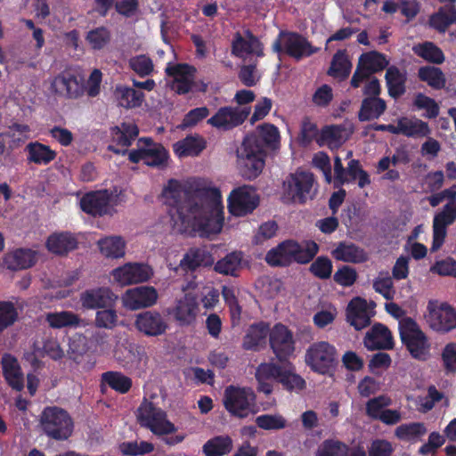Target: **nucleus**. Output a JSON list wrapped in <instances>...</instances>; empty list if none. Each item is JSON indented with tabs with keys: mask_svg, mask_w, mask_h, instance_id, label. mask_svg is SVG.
I'll use <instances>...</instances> for the list:
<instances>
[{
	"mask_svg": "<svg viewBox=\"0 0 456 456\" xmlns=\"http://www.w3.org/2000/svg\"><path fill=\"white\" fill-rule=\"evenodd\" d=\"M389 61L379 52L372 51L362 53L358 61L356 70L351 79V85L358 87L371 73L378 72L387 67Z\"/></svg>",
	"mask_w": 456,
	"mask_h": 456,
	"instance_id": "obj_22",
	"label": "nucleus"
},
{
	"mask_svg": "<svg viewBox=\"0 0 456 456\" xmlns=\"http://www.w3.org/2000/svg\"><path fill=\"white\" fill-rule=\"evenodd\" d=\"M232 52L233 55L239 58L247 59L251 55H261L262 46L251 33L246 31L242 34L237 33L234 36Z\"/></svg>",
	"mask_w": 456,
	"mask_h": 456,
	"instance_id": "obj_33",
	"label": "nucleus"
},
{
	"mask_svg": "<svg viewBox=\"0 0 456 456\" xmlns=\"http://www.w3.org/2000/svg\"><path fill=\"white\" fill-rule=\"evenodd\" d=\"M122 201L118 191H97L85 194L79 200L81 209L92 216H112L115 207Z\"/></svg>",
	"mask_w": 456,
	"mask_h": 456,
	"instance_id": "obj_10",
	"label": "nucleus"
},
{
	"mask_svg": "<svg viewBox=\"0 0 456 456\" xmlns=\"http://www.w3.org/2000/svg\"><path fill=\"white\" fill-rule=\"evenodd\" d=\"M270 345L279 360H285L295 351L291 331L282 324H276L270 331Z\"/></svg>",
	"mask_w": 456,
	"mask_h": 456,
	"instance_id": "obj_24",
	"label": "nucleus"
},
{
	"mask_svg": "<svg viewBox=\"0 0 456 456\" xmlns=\"http://www.w3.org/2000/svg\"><path fill=\"white\" fill-rule=\"evenodd\" d=\"M278 129L270 124L257 127L256 133L246 136L237 150L238 167L244 177L255 179L265 167L264 145L274 147L279 142Z\"/></svg>",
	"mask_w": 456,
	"mask_h": 456,
	"instance_id": "obj_2",
	"label": "nucleus"
},
{
	"mask_svg": "<svg viewBox=\"0 0 456 456\" xmlns=\"http://www.w3.org/2000/svg\"><path fill=\"white\" fill-rule=\"evenodd\" d=\"M337 362V350L334 346L326 341L313 343L305 354V364L321 375L330 376Z\"/></svg>",
	"mask_w": 456,
	"mask_h": 456,
	"instance_id": "obj_9",
	"label": "nucleus"
},
{
	"mask_svg": "<svg viewBox=\"0 0 456 456\" xmlns=\"http://www.w3.org/2000/svg\"><path fill=\"white\" fill-rule=\"evenodd\" d=\"M428 429L422 422H410L398 426L395 436L404 442L417 443L427 434Z\"/></svg>",
	"mask_w": 456,
	"mask_h": 456,
	"instance_id": "obj_43",
	"label": "nucleus"
},
{
	"mask_svg": "<svg viewBox=\"0 0 456 456\" xmlns=\"http://www.w3.org/2000/svg\"><path fill=\"white\" fill-rule=\"evenodd\" d=\"M152 275V268L146 264L139 262L126 263L114 268L110 273L111 282L120 287L145 282Z\"/></svg>",
	"mask_w": 456,
	"mask_h": 456,
	"instance_id": "obj_16",
	"label": "nucleus"
},
{
	"mask_svg": "<svg viewBox=\"0 0 456 456\" xmlns=\"http://www.w3.org/2000/svg\"><path fill=\"white\" fill-rule=\"evenodd\" d=\"M258 390L266 395L273 391V380H277L289 391L299 392L305 387V379L290 365L279 367L272 362L261 363L256 370Z\"/></svg>",
	"mask_w": 456,
	"mask_h": 456,
	"instance_id": "obj_3",
	"label": "nucleus"
},
{
	"mask_svg": "<svg viewBox=\"0 0 456 456\" xmlns=\"http://www.w3.org/2000/svg\"><path fill=\"white\" fill-rule=\"evenodd\" d=\"M391 399L386 395H379L370 399L366 403V414L378 419L385 411V408L391 405Z\"/></svg>",
	"mask_w": 456,
	"mask_h": 456,
	"instance_id": "obj_62",
	"label": "nucleus"
},
{
	"mask_svg": "<svg viewBox=\"0 0 456 456\" xmlns=\"http://www.w3.org/2000/svg\"><path fill=\"white\" fill-rule=\"evenodd\" d=\"M385 102L379 98H367L362 102L359 118L362 121L379 118L385 110Z\"/></svg>",
	"mask_w": 456,
	"mask_h": 456,
	"instance_id": "obj_51",
	"label": "nucleus"
},
{
	"mask_svg": "<svg viewBox=\"0 0 456 456\" xmlns=\"http://www.w3.org/2000/svg\"><path fill=\"white\" fill-rule=\"evenodd\" d=\"M275 52H285L289 56L299 60L308 57L318 51L304 37L293 32H281L273 43Z\"/></svg>",
	"mask_w": 456,
	"mask_h": 456,
	"instance_id": "obj_18",
	"label": "nucleus"
},
{
	"mask_svg": "<svg viewBox=\"0 0 456 456\" xmlns=\"http://www.w3.org/2000/svg\"><path fill=\"white\" fill-rule=\"evenodd\" d=\"M45 354L57 360L63 357L64 352L58 341L53 338H49L45 342L37 340L33 343L32 349L25 353V359L33 367H37L40 358Z\"/></svg>",
	"mask_w": 456,
	"mask_h": 456,
	"instance_id": "obj_29",
	"label": "nucleus"
},
{
	"mask_svg": "<svg viewBox=\"0 0 456 456\" xmlns=\"http://www.w3.org/2000/svg\"><path fill=\"white\" fill-rule=\"evenodd\" d=\"M398 328L400 338L410 354L420 361L428 359L431 345L419 324L411 318L406 317L399 321Z\"/></svg>",
	"mask_w": 456,
	"mask_h": 456,
	"instance_id": "obj_6",
	"label": "nucleus"
},
{
	"mask_svg": "<svg viewBox=\"0 0 456 456\" xmlns=\"http://www.w3.org/2000/svg\"><path fill=\"white\" fill-rule=\"evenodd\" d=\"M52 94L69 98H77L83 92L80 81L69 73H61L49 80Z\"/></svg>",
	"mask_w": 456,
	"mask_h": 456,
	"instance_id": "obj_28",
	"label": "nucleus"
},
{
	"mask_svg": "<svg viewBox=\"0 0 456 456\" xmlns=\"http://www.w3.org/2000/svg\"><path fill=\"white\" fill-rule=\"evenodd\" d=\"M102 381L113 390L125 394L132 387V380L129 377L118 371H108L102 375Z\"/></svg>",
	"mask_w": 456,
	"mask_h": 456,
	"instance_id": "obj_49",
	"label": "nucleus"
},
{
	"mask_svg": "<svg viewBox=\"0 0 456 456\" xmlns=\"http://www.w3.org/2000/svg\"><path fill=\"white\" fill-rule=\"evenodd\" d=\"M197 289L195 281H189L182 286L183 295L176 297L167 313L181 327H188L196 322L200 313L198 297L193 294Z\"/></svg>",
	"mask_w": 456,
	"mask_h": 456,
	"instance_id": "obj_5",
	"label": "nucleus"
},
{
	"mask_svg": "<svg viewBox=\"0 0 456 456\" xmlns=\"http://www.w3.org/2000/svg\"><path fill=\"white\" fill-rule=\"evenodd\" d=\"M314 180L308 172L297 171L289 175L282 185V199L287 203H305L312 199Z\"/></svg>",
	"mask_w": 456,
	"mask_h": 456,
	"instance_id": "obj_12",
	"label": "nucleus"
},
{
	"mask_svg": "<svg viewBox=\"0 0 456 456\" xmlns=\"http://www.w3.org/2000/svg\"><path fill=\"white\" fill-rule=\"evenodd\" d=\"M159 293L152 286H139L126 289L120 297L122 306L129 311H136L155 305Z\"/></svg>",
	"mask_w": 456,
	"mask_h": 456,
	"instance_id": "obj_19",
	"label": "nucleus"
},
{
	"mask_svg": "<svg viewBox=\"0 0 456 456\" xmlns=\"http://www.w3.org/2000/svg\"><path fill=\"white\" fill-rule=\"evenodd\" d=\"M241 260L240 253H231L216 264L215 270L221 274L234 276L241 267Z\"/></svg>",
	"mask_w": 456,
	"mask_h": 456,
	"instance_id": "obj_52",
	"label": "nucleus"
},
{
	"mask_svg": "<svg viewBox=\"0 0 456 456\" xmlns=\"http://www.w3.org/2000/svg\"><path fill=\"white\" fill-rule=\"evenodd\" d=\"M363 345L370 351L391 349L394 346L392 333L384 324L376 323L366 332Z\"/></svg>",
	"mask_w": 456,
	"mask_h": 456,
	"instance_id": "obj_31",
	"label": "nucleus"
},
{
	"mask_svg": "<svg viewBox=\"0 0 456 456\" xmlns=\"http://www.w3.org/2000/svg\"><path fill=\"white\" fill-rule=\"evenodd\" d=\"M28 160L39 165H46L54 159L56 153L49 146L40 142H31L26 147Z\"/></svg>",
	"mask_w": 456,
	"mask_h": 456,
	"instance_id": "obj_46",
	"label": "nucleus"
},
{
	"mask_svg": "<svg viewBox=\"0 0 456 456\" xmlns=\"http://www.w3.org/2000/svg\"><path fill=\"white\" fill-rule=\"evenodd\" d=\"M100 254L108 259H119L125 256L126 242L121 236L111 235L97 241Z\"/></svg>",
	"mask_w": 456,
	"mask_h": 456,
	"instance_id": "obj_37",
	"label": "nucleus"
},
{
	"mask_svg": "<svg viewBox=\"0 0 456 456\" xmlns=\"http://www.w3.org/2000/svg\"><path fill=\"white\" fill-rule=\"evenodd\" d=\"M232 445L231 437L219 436L208 440L202 450L206 456H223L232 451Z\"/></svg>",
	"mask_w": 456,
	"mask_h": 456,
	"instance_id": "obj_45",
	"label": "nucleus"
},
{
	"mask_svg": "<svg viewBox=\"0 0 456 456\" xmlns=\"http://www.w3.org/2000/svg\"><path fill=\"white\" fill-rule=\"evenodd\" d=\"M268 330V326L262 322L250 326L244 337L243 347L247 350L256 349L265 341Z\"/></svg>",
	"mask_w": 456,
	"mask_h": 456,
	"instance_id": "obj_47",
	"label": "nucleus"
},
{
	"mask_svg": "<svg viewBox=\"0 0 456 456\" xmlns=\"http://www.w3.org/2000/svg\"><path fill=\"white\" fill-rule=\"evenodd\" d=\"M454 22H456V10L453 6L441 8L429 20L430 26L439 32H444Z\"/></svg>",
	"mask_w": 456,
	"mask_h": 456,
	"instance_id": "obj_48",
	"label": "nucleus"
},
{
	"mask_svg": "<svg viewBox=\"0 0 456 456\" xmlns=\"http://www.w3.org/2000/svg\"><path fill=\"white\" fill-rule=\"evenodd\" d=\"M44 432L56 440L69 438L73 431V421L69 413L56 406L46 407L40 415Z\"/></svg>",
	"mask_w": 456,
	"mask_h": 456,
	"instance_id": "obj_8",
	"label": "nucleus"
},
{
	"mask_svg": "<svg viewBox=\"0 0 456 456\" xmlns=\"http://www.w3.org/2000/svg\"><path fill=\"white\" fill-rule=\"evenodd\" d=\"M119 450L124 455L137 456L151 452L154 446L146 441H133L121 444Z\"/></svg>",
	"mask_w": 456,
	"mask_h": 456,
	"instance_id": "obj_59",
	"label": "nucleus"
},
{
	"mask_svg": "<svg viewBox=\"0 0 456 456\" xmlns=\"http://www.w3.org/2000/svg\"><path fill=\"white\" fill-rule=\"evenodd\" d=\"M77 247L76 237L66 232H53L45 240L46 249L54 255L62 256Z\"/></svg>",
	"mask_w": 456,
	"mask_h": 456,
	"instance_id": "obj_34",
	"label": "nucleus"
},
{
	"mask_svg": "<svg viewBox=\"0 0 456 456\" xmlns=\"http://www.w3.org/2000/svg\"><path fill=\"white\" fill-rule=\"evenodd\" d=\"M170 216L177 232L193 230L206 237L219 234L224 224L221 191L208 179H191L185 200L170 209Z\"/></svg>",
	"mask_w": 456,
	"mask_h": 456,
	"instance_id": "obj_1",
	"label": "nucleus"
},
{
	"mask_svg": "<svg viewBox=\"0 0 456 456\" xmlns=\"http://www.w3.org/2000/svg\"><path fill=\"white\" fill-rule=\"evenodd\" d=\"M136 330L148 337H158L165 334L169 329L167 319L158 311H145L135 316Z\"/></svg>",
	"mask_w": 456,
	"mask_h": 456,
	"instance_id": "obj_23",
	"label": "nucleus"
},
{
	"mask_svg": "<svg viewBox=\"0 0 456 456\" xmlns=\"http://www.w3.org/2000/svg\"><path fill=\"white\" fill-rule=\"evenodd\" d=\"M117 299L118 296L108 287L86 289L79 297L82 308L87 310L111 306Z\"/></svg>",
	"mask_w": 456,
	"mask_h": 456,
	"instance_id": "obj_25",
	"label": "nucleus"
},
{
	"mask_svg": "<svg viewBox=\"0 0 456 456\" xmlns=\"http://www.w3.org/2000/svg\"><path fill=\"white\" fill-rule=\"evenodd\" d=\"M214 263L212 255L205 248H191L180 262L181 267L195 270L201 266H210Z\"/></svg>",
	"mask_w": 456,
	"mask_h": 456,
	"instance_id": "obj_42",
	"label": "nucleus"
},
{
	"mask_svg": "<svg viewBox=\"0 0 456 456\" xmlns=\"http://www.w3.org/2000/svg\"><path fill=\"white\" fill-rule=\"evenodd\" d=\"M352 69V64L345 52H338L332 60L329 74L336 78L346 77Z\"/></svg>",
	"mask_w": 456,
	"mask_h": 456,
	"instance_id": "obj_54",
	"label": "nucleus"
},
{
	"mask_svg": "<svg viewBox=\"0 0 456 456\" xmlns=\"http://www.w3.org/2000/svg\"><path fill=\"white\" fill-rule=\"evenodd\" d=\"M256 424L261 429L274 431L286 428L288 421L286 418L280 413L262 414L256 418Z\"/></svg>",
	"mask_w": 456,
	"mask_h": 456,
	"instance_id": "obj_53",
	"label": "nucleus"
},
{
	"mask_svg": "<svg viewBox=\"0 0 456 456\" xmlns=\"http://www.w3.org/2000/svg\"><path fill=\"white\" fill-rule=\"evenodd\" d=\"M456 221V201L447 202L433 219L432 251H437L444 242L447 226Z\"/></svg>",
	"mask_w": 456,
	"mask_h": 456,
	"instance_id": "obj_21",
	"label": "nucleus"
},
{
	"mask_svg": "<svg viewBox=\"0 0 456 456\" xmlns=\"http://www.w3.org/2000/svg\"><path fill=\"white\" fill-rule=\"evenodd\" d=\"M430 272L441 276L456 277V261L451 257L436 261L430 267Z\"/></svg>",
	"mask_w": 456,
	"mask_h": 456,
	"instance_id": "obj_64",
	"label": "nucleus"
},
{
	"mask_svg": "<svg viewBox=\"0 0 456 456\" xmlns=\"http://www.w3.org/2000/svg\"><path fill=\"white\" fill-rule=\"evenodd\" d=\"M376 304L361 297H355L348 303L346 309V321L355 330L367 327L375 314Z\"/></svg>",
	"mask_w": 456,
	"mask_h": 456,
	"instance_id": "obj_20",
	"label": "nucleus"
},
{
	"mask_svg": "<svg viewBox=\"0 0 456 456\" xmlns=\"http://www.w3.org/2000/svg\"><path fill=\"white\" fill-rule=\"evenodd\" d=\"M420 79L428 86L439 89L445 86V78L443 72L436 67H423L419 70Z\"/></svg>",
	"mask_w": 456,
	"mask_h": 456,
	"instance_id": "obj_56",
	"label": "nucleus"
},
{
	"mask_svg": "<svg viewBox=\"0 0 456 456\" xmlns=\"http://www.w3.org/2000/svg\"><path fill=\"white\" fill-rule=\"evenodd\" d=\"M386 81L391 96L397 97L403 94L405 74L398 68L391 66L387 69Z\"/></svg>",
	"mask_w": 456,
	"mask_h": 456,
	"instance_id": "obj_50",
	"label": "nucleus"
},
{
	"mask_svg": "<svg viewBox=\"0 0 456 456\" xmlns=\"http://www.w3.org/2000/svg\"><path fill=\"white\" fill-rule=\"evenodd\" d=\"M166 72L172 78V89L179 94L192 91L205 92L208 88L203 81H195V69L186 64H169Z\"/></svg>",
	"mask_w": 456,
	"mask_h": 456,
	"instance_id": "obj_15",
	"label": "nucleus"
},
{
	"mask_svg": "<svg viewBox=\"0 0 456 456\" xmlns=\"http://www.w3.org/2000/svg\"><path fill=\"white\" fill-rule=\"evenodd\" d=\"M347 447L336 440L324 441L317 449L315 456H346Z\"/></svg>",
	"mask_w": 456,
	"mask_h": 456,
	"instance_id": "obj_61",
	"label": "nucleus"
},
{
	"mask_svg": "<svg viewBox=\"0 0 456 456\" xmlns=\"http://www.w3.org/2000/svg\"><path fill=\"white\" fill-rule=\"evenodd\" d=\"M86 43L93 50L103 49L110 40V31L103 28L90 30L86 37Z\"/></svg>",
	"mask_w": 456,
	"mask_h": 456,
	"instance_id": "obj_57",
	"label": "nucleus"
},
{
	"mask_svg": "<svg viewBox=\"0 0 456 456\" xmlns=\"http://www.w3.org/2000/svg\"><path fill=\"white\" fill-rule=\"evenodd\" d=\"M128 158L134 163L143 161L147 166L163 167L167 165L168 153L161 144L143 138L139 140L136 150L128 152Z\"/></svg>",
	"mask_w": 456,
	"mask_h": 456,
	"instance_id": "obj_17",
	"label": "nucleus"
},
{
	"mask_svg": "<svg viewBox=\"0 0 456 456\" xmlns=\"http://www.w3.org/2000/svg\"><path fill=\"white\" fill-rule=\"evenodd\" d=\"M332 256L338 261L360 264L368 260V254L351 242H340L331 251Z\"/></svg>",
	"mask_w": 456,
	"mask_h": 456,
	"instance_id": "obj_38",
	"label": "nucleus"
},
{
	"mask_svg": "<svg viewBox=\"0 0 456 456\" xmlns=\"http://www.w3.org/2000/svg\"><path fill=\"white\" fill-rule=\"evenodd\" d=\"M3 372L6 382L13 389L20 391L24 387V377L17 360L5 355L2 360Z\"/></svg>",
	"mask_w": 456,
	"mask_h": 456,
	"instance_id": "obj_40",
	"label": "nucleus"
},
{
	"mask_svg": "<svg viewBox=\"0 0 456 456\" xmlns=\"http://www.w3.org/2000/svg\"><path fill=\"white\" fill-rule=\"evenodd\" d=\"M114 98L118 106L132 109L142 105L144 94L132 87L118 85L114 89Z\"/></svg>",
	"mask_w": 456,
	"mask_h": 456,
	"instance_id": "obj_41",
	"label": "nucleus"
},
{
	"mask_svg": "<svg viewBox=\"0 0 456 456\" xmlns=\"http://www.w3.org/2000/svg\"><path fill=\"white\" fill-rule=\"evenodd\" d=\"M445 440L444 435L433 431L428 435V441L419 447V453L422 456H433L444 444Z\"/></svg>",
	"mask_w": 456,
	"mask_h": 456,
	"instance_id": "obj_60",
	"label": "nucleus"
},
{
	"mask_svg": "<svg viewBox=\"0 0 456 456\" xmlns=\"http://www.w3.org/2000/svg\"><path fill=\"white\" fill-rule=\"evenodd\" d=\"M224 404L231 414L246 418L254 412L256 395L250 387L229 386L224 390Z\"/></svg>",
	"mask_w": 456,
	"mask_h": 456,
	"instance_id": "obj_13",
	"label": "nucleus"
},
{
	"mask_svg": "<svg viewBox=\"0 0 456 456\" xmlns=\"http://www.w3.org/2000/svg\"><path fill=\"white\" fill-rule=\"evenodd\" d=\"M206 148L205 140L200 135H190L174 143V152L179 158L198 156Z\"/></svg>",
	"mask_w": 456,
	"mask_h": 456,
	"instance_id": "obj_39",
	"label": "nucleus"
},
{
	"mask_svg": "<svg viewBox=\"0 0 456 456\" xmlns=\"http://www.w3.org/2000/svg\"><path fill=\"white\" fill-rule=\"evenodd\" d=\"M354 128L350 124L329 126L322 130L318 139L320 145H327L330 150L339 148L353 134Z\"/></svg>",
	"mask_w": 456,
	"mask_h": 456,
	"instance_id": "obj_32",
	"label": "nucleus"
},
{
	"mask_svg": "<svg viewBox=\"0 0 456 456\" xmlns=\"http://www.w3.org/2000/svg\"><path fill=\"white\" fill-rule=\"evenodd\" d=\"M441 361L447 372H456V341L446 343L441 350Z\"/></svg>",
	"mask_w": 456,
	"mask_h": 456,
	"instance_id": "obj_63",
	"label": "nucleus"
},
{
	"mask_svg": "<svg viewBox=\"0 0 456 456\" xmlns=\"http://www.w3.org/2000/svg\"><path fill=\"white\" fill-rule=\"evenodd\" d=\"M259 201V195L253 186L241 185L231 191L227 197V208L232 216L243 217L253 213Z\"/></svg>",
	"mask_w": 456,
	"mask_h": 456,
	"instance_id": "obj_14",
	"label": "nucleus"
},
{
	"mask_svg": "<svg viewBox=\"0 0 456 456\" xmlns=\"http://www.w3.org/2000/svg\"><path fill=\"white\" fill-rule=\"evenodd\" d=\"M424 319L428 326L437 333L445 334L456 330V309L448 302L429 300Z\"/></svg>",
	"mask_w": 456,
	"mask_h": 456,
	"instance_id": "obj_7",
	"label": "nucleus"
},
{
	"mask_svg": "<svg viewBox=\"0 0 456 456\" xmlns=\"http://www.w3.org/2000/svg\"><path fill=\"white\" fill-rule=\"evenodd\" d=\"M248 114L249 110L247 109L221 108L208 123L219 129H229L241 124Z\"/></svg>",
	"mask_w": 456,
	"mask_h": 456,
	"instance_id": "obj_30",
	"label": "nucleus"
},
{
	"mask_svg": "<svg viewBox=\"0 0 456 456\" xmlns=\"http://www.w3.org/2000/svg\"><path fill=\"white\" fill-rule=\"evenodd\" d=\"M412 50L415 54L430 62L442 63L444 60L443 52L431 42L416 45Z\"/></svg>",
	"mask_w": 456,
	"mask_h": 456,
	"instance_id": "obj_55",
	"label": "nucleus"
},
{
	"mask_svg": "<svg viewBox=\"0 0 456 456\" xmlns=\"http://www.w3.org/2000/svg\"><path fill=\"white\" fill-rule=\"evenodd\" d=\"M137 420L142 427L150 429L156 436H165L175 433L177 428L160 408L151 402L143 401L137 410Z\"/></svg>",
	"mask_w": 456,
	"mask_h": 456,
	"instance_id": "obj_11",
	"label": "nucleus"
},
{
	"mask_svg": "<svg viewBox=\"0 0 456 456\" xmlns=\"http://www.w3.org/2000/svg\"><path fill=\"white\" fill-rule=\"evenodd\" d=\"M37 256L33 249L16 248L5 254L4 264L10 270L27 269L35 265Z\"/></svg>",
	"mask_w": 456,
	"mask_h": 456,
	"instance_id": "obj_35",
	"label": "nucleus"
},
{
	"mask_svg": "<svg viewBox=\"0 0 456 456\" xmlns=\"http://www.w3.org/2000/svg\"><path fill=\"white\" fill-rule=\"evenodd\" d=\"M46 323L53 329L81 328L86 322L71 311L47 313L45 316Z\"/></svg>",
	"mask_w": 456,
	"mask_h": 456,
	"instance_id": "obj_36",
	"label": "nucleus"
},
{
	"mask_svg": "<svg viewBox=\"0 0 456 456\" xmlns=\"http://www.w3.org/2000/svg\"><path fill=\"white\" fill-rule=\"evenodd\" d=\"M113 356L125 367L131 369H141L147 363L145 351L137 346L127 343L117 344L113 350Z\"/></svg>",
	"mask_w": 456,
	"mask_h": 456,
	"instance_id": "obj_27",
	"label": "nucleus"
},
{
	"mask_svg": "<svg viewBox=\"0 0 456 456\" xmlns=\"http://www.w3.org/2000/svg\"><path fill=\"white\" fill-rule=\"evenodd\" d=\"M401 134L408 137H426L431 133L428 125L418 118H401Z\"/></svg>",
	"mask_w": 456,
	"mask_h": 456,
	"instance_id": "obj_44",
	"label": "nucleus"
},
{
	"mask_svg": "<svg viewBox=\"0 0 456 456\" xmlns=\"http://www.w3.org/2000/svg\"><path fill=\"white\" fill-rule=\"evenodd\" d=\"M111 144L109 150L117 153L125 155L127 153V148L138 135V128L134 123H122L113 127L110 131Z\"/></svg>",
	"mask_w": 456,
	"mask_h": 456,
	"instance_id": "obj_26",
	"label": "nucleus"
},
{
	"mask_svg": "<svg viewBox=\"0 0 456 456\" xmlns=\"http://www.w3.org/2000/svg\"><path fill=\"white\" fill-rule=\"evenodd\" d=\"M318 245L312 240L300 244L288 240L269 250L265 256L266 262L273 266L287 265L292 262L305 264L309 262L318 252Z\"/></svg>",
	"mask_w": 456,
	"mask_h": 456,
	"instance_id": "obj_4",
	"label": "nucleus"
},
{
	"mask_svg": "<svg viewBox=\"0 0 456 456\" xmlns=\"http://www.w3.org/2000/svg\"><path fill=\"white\" fill-rule=\"evenodd\" d=\"M200 303L205 311L214 310L220 303V294L213 286H204L200 294Z\"/></svg>",
	"mask_w": 456,
	"mask_h": 456,
	"instance_id": "obj_58",
	"label": "nucleus"
}]
</instances>
